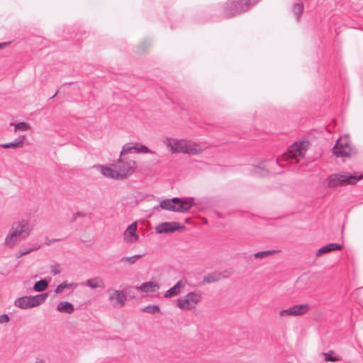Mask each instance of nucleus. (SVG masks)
Segmentation results:
<instances>
[{"label": "nucleus", "instance_id": "1", "mask_svg": "<svg viewBox=\"0 0 363 363\" xmlns=\"http://www.w3.org/2000/svg\"><path fill=\"white\" fill-rule=\"evenodd\" d=\"M33 231V225L26 219L14 221L6 235L4 244L9 247H13L18 242L27 239Z\"/></svg>", "mask_w": 363, "mask_h": 363}, {"label": "nucleus", "instance_id": "2", "mask_svg": "<svg viewBox=\"0 0 363 363\" xmlns=\"http://www.w3.org/2000/svg\"><path fill=\"white\" fill-rule=\"evenodd\" d=\"M164 144L169 149L172 153H184L188 155H197L201 152L204 147L199 143L185 139L165 138Z\"/></svg>", "mask_w": 363, "mask_h": 363}, {"label": "nucleus", "instance_id": "3", "mask_svg": "<svg viewBox=\"0 0 363 363\" xmlns=\"http://www.w3.org/2000/svg\"><path fill=\"white\" fill-rule=\"evenodd\" d=\"M308 146L309 143L307 141L294 143L289 147L288 151L281 155V158L276 160V163L281 165L282 160L289 161L291 163L299 162L300 159L304 157Z\"/></svg>", "mask_w": 363, "mask_h": 363}, {"label": "nucleus", "instance_id": "4", "mask_svg": "<svg viewBox=\"0 0 363 363\" xmlns=\"http://www.w3.org/2000/svg\"><path fill=\"white\" fill-rule=\"evenodd\" d=\"M193 199H181L173 198L172 199H165L160 202L159 206L154 208L157 211L161 209L184 213L190 209L192 206Z\"/></svg>", "mask_w": 363, "mask_h": 363}, {"label": "nucleus", "instance_id": "5", "mask_svg": "<svg viewBox=\"0 0 363 363\" xmlns=\"http://www.w3.org/2000/svg\"><path fill=\"white\" fill-rule=\"evenodd\" d=\"M257 2V0H228L224 6V14L228 17L239 14Z\"/></svg>", "mask_w": 363, "mask_h": 363}, {"label": "nucleus", "instance_id": "6", "mask_svg": "<svg viewBox=\"0 0 363 363\" xmlns=\"http://www.w3.org/2000/svg\"><path fill=\"white\" fill-rule=\"evenodd\" d=\"M202 301V293L200 291L189 292L185 296L177 299L176 304L182 311L195 309L198 303Z\"/></svg>", "mask_w": 363, "mask_h": 363}, {"label": "nucleus", "instance_id": "7", "mask_svg": "<svg viewBox=\"0 0 363 363\" xmlns=\"http://www.w3.org/2000/svg\"><path fill=\"white\" fill-rule=\"evenodd\" d=\"M48 294H40L35 296H25L16 299L15 306L21 309H28L40 306L46 301Z\"/></svg>", "mask_w": 363, "mask_h": 363}, {"label": "nucleus", "instance_id": "8", "mask_svg": "<svg viewBox=\"0 0 363 363\" xmlns=\"http://www.w3.org/2000/svg\"><path fill=\"white\" fill-rule=\"evenodd\" d=\"M113 166L116 168L119 179H123L133 174L137 167V163L133 160L120 156Z\"/></svg>", "mask_w": 363, "mask_h": 363}, {"label": "nucleus", "instance_id": "9", "mask_svg": "<svg viewBox=\"0 0 363 363\" xmlns=\"http://www.w3.org/2000/svg\"><path fill=\"white\" fill-rule=\"evenodd\" d=\"M361 178V176H357L348 173L334 174L328 177V185L330 188H334L344 184H352Z\"/></svg>", "mask_w": 363, "mask_h": 363}, {"label": "nucleus", "instance_id": "10", "mask_svg": "<svg viewBox=\"0 0 363 363\" xmlns=\"http://www.w3.org/2000/svg\"><path fill=\"white\" fill-rule=\"evenodd\" d=\"M311 308L309 304L294 305L289 308L281 310L278 315L281 319H286L289 317L301 316L306 314Z\"/></svg>", "mask_w": 363, "mask_h": 363}, {"label": "nucleus", "instance_id": "11", "mask_svg": "<svg viewBox=\"0 0 363 363\" xmlns=\"http://www.w3.org/2000/svg\"><path fill=\"white\" fill-rule=\"evenodd\" d=\"M333 150L337 157H349L352 151L350 138L346 135L340 138Z\"/></svg>", "mask_w": 363, "mask_h": 363}, {"label": "nucleus", "instance_id": "12", "mask_svg": "<svg viewBox=\"0 0 363 363\" xmlns=\"http://www.w3.org/2000/svg\"><path fill=\"white\" fill-rule=\"evenodd\" d=\"M108 300L111 302L115 301L116 305L119 307H123L127 301L126 293L122 290H117L114 289H108L107 290Z\"/></svg>", "mask_w": 363, "mask_h": 363}, {"label": "nucleus", "instance_id": "13", "mask_svg": "<svg viewBox=\"0 0 363 363\" xmlns=\"http://www.w3.org/2000/svg\"><path fill=\"white\" fill-rule=\"evenodd\" d=\"M183 228H184V226L177 222H164L157 225L155 228V230L157 233L162 234L171 233Z\"/></svg>", "mask_w": 363, "mask_h": 363}, {"label": "nucleus", "instance_id": "14", "mask_svg": "<svg viewBox=\"0 0 363 363\" xmlns=\"http://www.w3.org/2000/svg\"><path fill=\"white\" fill-rule=\"evenodd\" d=\"M138 225L136 222L132 223L124 231L123 238L128 242H134L138 240L137 233Z\"/></svg>", "mask_w": 363, "mask_h": 363}, {"label": "nucleus", "instance_id": "15", "mask_svg": "<svg viewBox=\"0 0 363 363\" xmlns=\"http://www.w3.org/2000/svg\"><path fill=\"white\" fill-rule=\"evenodd\" d=\"M186 280L181 279L178 281L172 287L167 290L164 294L165 298H171L179 295L182 289L186 286Z\"/></svg>", "mask_w": 363, "mask_h": 363}, {"label": "nucleus", "instance_id": "16", "mask_svg": "<svg viewBox=\"0 0 363 363\" xmlns=\"http://www.w3.org/2000/svg\"><path fill=\"white\" fill-rule=\"evenodd\" d=\"M97 169L100 170V172L105 177L114 179H120L118 175L117 169L113 166V164L111 167L99 165Z\"/></svg>", "mask_w": 363, "mask_h": 363}, {"label": "nucleus", "instance_id": "17", "mask_svg": "<svg viewBox=\"0 0 363 363\" xmlns=\"http://www.w3.org/2000/svg\"><path fill=\"white\" fill-rule=\"evenodd\" d=\"M85 285L91 289H104L106 285L104 279L100 277H95L86 281Z\"/></svg>", "mask_w": 363, "mask_h": 363}, {"label": "nucleus", "instance_id": "18", "mask_svg": "<svg viewBox=\"0 0 363 363\" xmlns=\"http://www.w3.org/2000/svg\"><path fill=\"white\" fill-rule=\"evenodd\" d=\"M160 288L158 284L155 281H147L142 284L140 286H137L135 289L138 291L143 292H155Z\"/></svg>", "mask_w": 363, "mask_h": 363}, {"label": "nucleus", "instance_id": "19", "mask_svg": "<svg viewBox=\"0 0 363 363\" xmlns=\"http://www.w3.org/2000/svg\"><path fill=\"white\" fill-rule=\"evenodd\" d=\"M25 138L26 135H21L13 142L0 144V147L5 149L21 148L23 146Z\"/></svg>", "mask_w": 363, "mask_h": 363}, {"label": "nucleus", "instance_id": "20", "mask_svg": "<svg viewBox=\"0 0 363 363\" xmlns=\"http://www.w3.org/2000/svg\"><path fill=\"white\" fill-rule=\"evenodd\" d=\"M56 310L60 313L72 314L74 311V307L70 302L61 301L57 304Z\"/></svg>", "mask_w": 363, "mask_h": 363}, {"label": "nucleus", "instance_id": "21", "mask_svg": "<svg viewBox=\"0 0 363 363\" xmlns=\"http://www.w3.org/2000/svg\"><path fill=\"white\" fill-rule=\"evenodd\" d=\"M342 245L337 243H330L328 245H324L318 249L316 252L317 256H320L323 254L328 253L332 251L338 250L342 249Z\"/></svg>", "mask_w": 363, "mask_h": 363}, {"label": "nucleus", "instance_id": "22", "mask_svg": "<svg viewBox=\"0 0 363 363\" xmlns=\"http://www.w3.org/2000/svg\"><path fill=\"white\" fill-rule=\"evenodd\" d=\"M48 287V282L45 279H41L35 283L33 290L37 292L45 291Z\"/></svg>", "mask_w": 363, "mask_h": 363}, {"label": "nucleus", "instance_id": "23", "mask_svg": "<svg viewBox=\"0 0 363 363\" xmlns=\"http://www.w3.org/2000/svg\"><path fill=\"white\" fill-rule=\"evenodd\" d=\"M76 286L77 284L75 283H67V281H63L56 287L55 292L56 294H61L65 289L75 287Z\"/></svg>", "mask_w": 363, "mask_h": 363}, {"label": "nucleus", "instance_id": "24", "mask_svg": "<svg viewBox=\"0 0 363 363\" xmlns=\"http://www.w3.org/2000/svg\"><path fill=\"white\" fill-rule=\"evenodd\" d=\"M40 247V246L38 244H35L34 245L33 247H29L28 249H25V250H19L18 252H17L15 255L16 257V258H20L24 255H26L28 254H29L30 252L34 251V250H38L39 248Z\"/></svg>", "mask_w": 363, "mask_h": 363}, {"label": "nucleus", "instance_id": "25", "mask_svg": "<svg viewBox=\"0 0 363 363\" xmlns=\"http://www.w3.org/2000/svg\"><path fill=\"white\" fill-rule=\"evenodd\" d=\"M142 257L141 255H135L131 257H123L120 259L121 263L133 264L138 259Z\"/></svg>", "mask_w": 363, "mask_h": 363}, {"label": "nucleus", "instance_id": "26", "mask_svg": "<svg viewBox=\"0 0 363 363\" xmlns=\"http://www.w3.org/2000/svg\"><path fill=\"white\" fill-rule=\"evenodd\" d=\"M303 10V5L301 3H296L293 6V13L296 17L297 21L299 20Z\"/></svg>", "mask_w": 363, "mask_h": 363}, {"label": "nucleus", "instance_id": "27", "mask_svg": "<svg viewBox=\"0 0 363 363\" xmlns=\"http://www.w3.org/2000/svg\"><path fill=\"white\" fill-rule=\"evenodd\" d=\"M220 279V276L218 273L209 274L203 277V282L205 283H213L218 281Z\"/></svg>", "mask_w": 363, "mask_h": 363}, {"label": "nucleus", "instance_id": "28", "mask_svg": "<svg viewBox=\"0 0 363 363\" xmlns=\"http://www.w3.org/2000/svg\"><path fill=\"white\" fill-rule=\"evenodd\" d=\"M135 152L138 153H150V154H154L155 152L147 148V147L139 144V143H135Z\"/></svg>", "mask_w": 363, "mask_h": 363}, {"label": "nucleus", "instance_id": "29", "mask_svg": "<svg viewBox=\"0 0 363 363\" xmlns=\"http://www.w3.org/2000/svg\"><path fill=\"white\" fill-rule=\"evenodd\" d=\"M277 252L276 250H265V251H261L258 252L254 254V257L256 259H262L267 257H269L270 255H272Z\"/></svg>", "mask_w": 363, "mask_h": 363}, {"label": "nucleus", "instance_id": "30", "mask_svg": "<svg viewBox=\"0 0 363 363\" xmlns=\"http://www.w3.org/2000/svg\"><path fill=\"white\" fill-rule=\"evenodd\" d=\"M135 144L126 143L123 146L122 150L121 152L120 156L124 157L125 155L130 152L132 150H135Z\"/></svg>", "mask_w": 363, "mask_h": 363}, {"label": "nucleus", "instance_id": "31", "mask_svg": "<svg viewBox=\"0 0 363 363\" xmlns=\"http://www.w3.org/2000/svg\"><path fill=\"white\" fill-rule=\"evenodd\" d=\"M324 360L325 362H338L340 361V358L335 356H333V352L330 351L329 352L323 353Z\"/></svg>", "mask_w": 363, "mask_h": 363}, {"label": "nucleus", "instance_id": "32", "mask_svg": "<svg viewBox=\"0 0 363 363\" xmlns=\"http://www.w3.org/2000/svg\"><path fill=\"white\" fill-rule=\"evenodd\" d=\"M30 128V125L28 123H26L25 122H20L15 125L14 130H22V131H26L28 130Z\"/></svg>", "mask_w": 363, "mask_h": 363}, {"label": "nucleus", "instance_id": "33", "mask_svg": "<svg viewBox=\"0 0 363 363\" xmlns=\"http://www.w3.org/2000/svg\"><path fill=\"white\" fill-rule=\"evenodd\" d=\"M86 216V214L84 213H82L81 211H77L75 213H73L71 216V218L69 219L70 223H74L77 222L79 218H84Z\"/></svg>", "mask_w": 363, "mask_h": 363}, {"label": "nucleus", "instance_id": "34", "mask_svg": "<svg viewBox=\"0 0 363 363\" xmlns=\"http://www.w3.org/2000/svg\"><path fill=\"white\" fill-rule=\"evenodd\" d=\"M143 311L144 312H146V313H148L150 314H155L160 311V308H159V306H155V305H150V306H145L143 309Z\"/></svg>", "mask_w": 363, "mask_h": 363}, {"label": "nucleus", "instance_id": "35", "mask_svg": "<svg viewBox=\"0 0 363 363\" xmlns=\"http://www.w3.org/2000/svg\"><path fill=\"white\" fill-rule=\"evenodd\" d=\"M50 272L52 274L56 275L61 272L60 266L59 264H53L50 267Z\"/></svg>", "mask_w": 363, "mask_h": 363}, {"label": "nucleus", "instance_id": "36", "mask_svg": "<svg viewBox=\"0 0 363 363\" xmlns=\"http://www.w3.org/2000/svg\"><path fill=\"white\" fill-rule=\"evenodd\" d=\"M255 172L257 174H259L262 176H264L267 174V172L265 171L262 167H255Z\"/></svg>", "mask_w": 363, "mask_h": 363}, {"label": "nucleus", "instance_id": "37", "mask_svg": "<svg viewBox=\"0 0 363 363\" xmlns=\"http://www.w3.org/2000/svg\"><path fill=\"white\" fill-rule=\"evenodd\" d=\"M9 317L7 314H2L0 315V323H6L9 321Z\"/></svg>", "mask_w": 363, "mask_h": 363}, {"label": "nucleus", "instance_id": "38", "mask_svg": "<svg viewBox=\"0 0 363 363\" xmlns=\"http://www.w3.org/2000/svg\"><path fill=\"white\" fill-rule=\"evenodd\" d=\"M35 363H46L43 359L38 358Z\"/></svg>", "mask_w": 363, "mask_h": 363}, {"label": "nucleus", "instance_id": "39", "mask_svg": "<svg viewBox=\"0 0 363 363\" xmlns=\"http://www.w3.org/2000/svg\"><path fill=\"white\" fill-rule=\"evenodd\" d=\"M57 240H58V239H53V240H49L48 242H46V244H47L48 245H51L53 242H55V241H57Z\"/></svg>", "mask_w": 363, "mask_h": 363}, {"label": "nucleus", "instance_id": "40", "mask_svg": "<svg viewBox=\"0 0 363 363\" xmlns=\"http://www.w3.org/2000/svg\"><path fill=\"white\" fill-rule=\"evenodd\" d=\"M9 43H0V49L4 48L6 45H8Z\"/></svg>", "mask_w": 363, "mask_h": 363}, {"label": "nucleus", "instance_id": "41", "mask_svg": "<svg viewBox=\"0 0 363 363\" xmlns=\"http://www.w3.org/2000/svg\"><path fill=\"white\" fill-rule=\"evenodd\" d=\"M58 93V90L55 93V94L50 98V99H52L54 98Z\"/></svg>", "mask_w": 363, "mask_h": 363}]
</instances>
